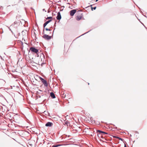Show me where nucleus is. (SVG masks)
I'll use <instances>...</instances> for the list:
<instances>
[{
  "label": "nucleus",
  "mask_w": 147,
  "mask_h": 147,
  "mask_svg": "<svg viewBox=\"0 0 147 147\" xmlns=\"http://www.w3.org/2000/svg\"><path fill=\"white\" fill-rule=\"evenodd\" d=\"M38 97L39 98H41V96L40 95H39L38 96Z\"/></svg>",
  "instance_id": "nucleus-28"
},
{
  "label": "nucleus",
  "mask_w": 147,
  "mask_h": 147,
  "mask_svg": "<svg viewBox=\"0 0 147 147\" xmlns=\"http://www.w3.org/2000/svg\"><path fill=\"white\" fill-rule=\"evenodd\" d=\"M29 59L30 62L31 63L32 65V66H36L34 65L37 64V63H35L32 60V59H30V58H29Z\"/></svg>",
  "instance_id": "nucleus-10"
},
{
  "label": "nucleus",
  "mask_w": 147,
  "mask_h": 147,
  "mask_svg": "<svg viewBox=\"0 0 147 147\" xmlns=\"http://www.w3.org/2000/svg\"><path fill=\"white\" fill-rule=\"evenodd\" d=\"M51 21V20H48L43 25V27L44 28H45L46 26L47 25V24H48Z\"/></svg>",
  "instance_id": "nucleus-12"
},
{
  "label": "nucleus",
  "mask_w": 147,
  "mask_h": 147,
  "mask_svg": "<svg viewBox=\"0 0 147 147\" xmlns=\"http://www.w3.org/2000/svg\"><path fill=\"white\" fill-rule=\"evenodd\" d=\"M52 18V17H48L47 18H46V20H49V19H51Z\"/></svg>",
  "instance_id": "nucleus-19"
},
{
  "label": "nucleus",
  "mask_w": 147,
  "mask_h": 147,
  "mask_svg": "<svg viewBox=\"0 0 147 147\" xmlns=\"http://www.w3.org/2000/svg\"><path fill=\"white\" fill-rule=\"evenodd\" d=\"M100 137L102 138H104L103 137V136L102 135H101L100 136Z\"/></svg>",
  "instance_id": "nucleus-25"
},
{
  "label": "nucleus",
  "mask_w": 147,
  "mask_h": 147,
  "mask_svg": "<svg viewBox=\"0 0 147 147\" xmlns=\"http://www.w3.org/2000/svg\"><path fill=\"white\" fill-rule=\"evenodd\" d=\"M101 135V134L99 135V133L98 134V137L100 138V136Z\"/></svg>",
  "instance_id": "nucleus-23"
},
{
  "label": "nucleus",
  "mask_w": 147,
  "mask_h": 147,
  "mask_svg": "<svg viewBox=\"0 0 147 147\" xmlns=\"http://www.w3.org/2000/svg\"><path fill=\"white\" fill-rule=\"evenodd\" d=\"M39 90V91H41V92H42V90Z\"/></svg>",
  "instance_id": "nucleus-35"
},
{
  "label": "nucleus",
  "mask_w": 147,
  "mask_h": 147,
  "mask_svg": "<svg viewBox=\"0 0 147 147\" xmlns=\"http://www.w3.org/2000/svg\"><path fill=\"white\" fill-rule=\"evenodd\" d=\"M30 51L32 53H34L38 54V50L37 49H36L34 47H31L30 48Z\"/></svg>",
  "instance_id": "nucleus-2"
},
{
  "label": "nucleus",
  "mask_w": 147,
  "mask_h": 147,
  "mask_svg": "<svg viewBox=\"0 0 147 147\" xmlns=\"http://www.w3.org/2000/svg\"><path fill=\"white\" fill-rule=\"evenodd\" d=\"M31 56H25V58H24V59L26 60V61H27H27L28 62H30V61H29V58H30V59H33V57H31Z\"/></svg>",
  "instance_id": "nucleus-4"
},
{
  "label": "nucleus",
  "mask_w": 147,
  "mask_h": 147,
  "mask_svg": "<svg viewBox=\"0 0 147 147\" xmlns=\"http://www.w3.org/2000/svg\"><path fill=\"white\" fill-rule=\"evenodd\" d=\"M46 100V99H45L44 101L45 100Z\"/></svg>",
  "instance_id": "nucleus-42"
},
{
  "label": "nucleus",
  "mask_w": 147,
  "mask_h": 147,
  "mask_svg": "<svg viewBox=\"0 0 147 147\" xmlns=\"http://www.w3.org/2000/svg\"><path fill=\"white\" fill-rule=\"evenodd\" d=\"M58 82L59 84L61 82V80H60V79H59V81H58Z\"/></svg>",
  "instance_id": "nucleus-27"
},
{
  "label": "nucleus",
  "mask_w": 147,
  "mask_h": 147,
  "mask_svg": "<svg viewBox=\"0 0 147 147\" xmlns=\"http://www.w3.org/2000/svg\"><path fill=\"white\" fill-rule=\"evenodd\" d=\"M39 56H38V55L37 56V57H39Z\"/></svg>",
  "instance_id": "nucleus-39"
},
{
  "label": "nucleus",
  "mask_w": 147,
  "mask_h": 147,
  "mask_svg": "<svg viewBox=\"0 0 147 147\" xmlns=\"http://www.w3.org/2000/svg\"><path fill=\"white\" fill-rule=\"evenodd\" d=\"M124 147H127L126 145L125 144H124Z\"/></svg>",
  "instance_id": "nucleus-31"
},
{
  "label": "nucleus",
  "mask_w": 147,
  "mask_h": 147,
  "mask_svg": "<svg viewBox=\"0 0 147 147\" xmlns=\"http://www.w3.org/2000/svg\"><path fill=\"white\" fill-rule=\"evenodd\" d=\"M39 78L40 80L42 82V83L44 85L45 87L47 88L48 86V84L47 81L44 78L40 76H39Z\"/></svg>",
  "instance_id": "nucleus-1"
},
{
  "label": "nucleus",
  "mask_w": 147,
  "mask_h": 147,
  "mask_svg": "<svg viewBox=\"0 0 147 147\" xmlns=\"http://www.w3.org/2000/svg\"><path fill=\"white\" fill-rule=\"evenodd\" d=\"M82 16L81 15L77 16L76 17V19L77 20H79L81 19Z\"/></svg>",
  "instance_id": "nucleus-14"
},
{
  "label": "nucleus",
  "mask_w": 147,
  "mask_h": 147,
  "mask_svg": "<svg viewBox=\"0 0 147 147\" xmlns=\"http://www.w3.org/2000/svg\"><path fill=\"white\" fill-rule=\"evenodd\" d=\"M114 126H115V125H113Z\"/></svg>",
  "instance_id": "nucleus-43"
},
{
  "label": "nucleus",
  "mask_w": 147,
  "mask_h": 147,
  "mask_svg": "<svg viewBox=\"0 0 147 147\" xmlns=\"http://www.w3.org/2000/svg\"><path fill=\"white\" fill-rule=\"evenodd\" d=\"M7 117L10 118H13L12 117L13 114L12 113H8L7 115Z\"/></svg>",
  "instance_id": "nucleus-13"
},
{
  "label": "nucleus",
  "mask_w": 147,
  "mask_h": 147,
  "mask_svg": "<svg viewBox=\"0 0 147 147\" xmlns=\"http://www.w3.org/2000/svg\"><path fill=\"white\" fill-rule=\"evenodd\" d=\"M123 142L124 143V142H125V141H123Z\"/></svg>",
  "instance_id": "nucleus-37"
},
{
  "label": "nucleus",
  "mask_w": 147,
  "mask_h": 147,
  "mask_svg": "<svg viewBox=\"0 0 147 147\" xmlns=\"http://www.w3.org/2000/svg\"><path fill=\"white\" fill-rule=\"evenodd\" d=\"M135 141H134L133 142L134 143V142Z\"/></svg>",
  "instance_id": "nucleus-40"
},
{
  "label": "nucleus",
  "mask_w": 147,
  "mask_h": 147,
  "mask_svg": "<svg viewBox=\"0 0 147 147\" xmlns=\"http://www.w3.org/2000/svg\"><path fill=\"white\" fill-rule=\"evenodd\" d=\"M46 56V58H47V57H49V56L46 55V56Z\"/></svg>",
  "instance_id": "nucleus-33"
},
{
  "label": "nucleus",
  "mask_w": 147,
  "mask_h": 147,
  "mask_svg": "<svg viewBox=\"0 0 147 147\" xmlns=\"http://www.w3.org/2000/svg\"><path fill=\"white\" fill-rule=\"evenodd\" d=\"M113 138H116L117 139H119L120 140H121L122 141H123V139L119 137V136H113Z\"/></svg>",
  "instance_id": "nucleus-15"
},
{
  "label": "nucleus",
  "mask_w": 147,
  "mask_h": 147,
  "mask_svg": "<svg viewBox=\"0 0 147 147\" xmlns=\"http://www.w3.org/2000/svg\"><path fill=\"white\" fill-rule=\"evenodd\" d=\"M43 38L45 39L49 40L51 39V36H49L47 35L44 34L43 36Z\"/></svg>",
  "instance_id": "nucleus-3"
},
{
  "label": "nucleus",
  "mask_w": 147,
  "mask_h": 147,
  "mask_svg": "<svg viewBox=\"0 0 147 147\" xmlns=\"http://www.w3.org/2000/svg\"><path fill=\"white\" fill-rule=\"evenodd\" d=\"M44 30H43V31L44 32Z\"/></svg>",
  "instance_id": "nucleus-41"
},
{
  "label": "nucleus",
  "mask_w": 147,
  "mask_h": 147,
  "mask_svg": "<svg viewBox=\"0 0 147 147\" xmlns=\"http://www.w3.org/2000/svg\"><path fill=\"white\" fill-rule=\"evenodd\" d=\"M96 7H92L91 8L92 10H93V9H94V10H95L96 9Z\"/></svg>",
  "instance_id": "nucleus-20"
},
{
  "label": "nucleus",
  "mask_w": 147,
  "mask_h": 147,
  "mask_svg": "<svg viewBox=\"0 0 147 147\" xmlns=\"http://www.w3.org/2000/svg\"><path fill=\"white\" fill-rule=\"evenodd\" d=\"M45 30H47V31H51V30H50V29H48V28H45Z\"/></svg>",
  "instance_id": "nucleus-21"
},
{
  "label": "nucleus",
  "mask_w": 147,
  "mask_h": 147,
  "mask_svg": "<svg viewBox=\"0 0 147 147\" xmlns=\"http://www.w3.org/2000/svg\"><path fill=\"white\" fill-rule=\"evenodd\" d=\"M22 57H20L18 58V61H22L23 59H24L25 56H22Z\"/></svg>",
  "instance_id": "nucleus-11"
},
{
  "label": "nucleus",
  "mask_w": 147,
  "mask_h": 147,
  "mask_svg": "<svg viewBox=\"0 0 147 147\" xmlns=\"http://www.w3.org/2000/svg\"><path fill=\"white\" fill-rule=\"evenodd\" d=\"M98 0H96V1L97 2Z\"/></svg>",
  "instance_id": "nucleus-38"
},
{
  "label": "nucleus",
  "mask_w": 147,
  "mask_h": 147,
  "mask_svg": "<svg viewBox=\"0 0 147 147\" xmlns=\"http://www.w3.org/2000/svg\"><path fill=\"white\" fill-rule=\"evenodd\" d=\"M43 56V57L44 58H45V56L43 55V56Z\"/></svg>",
  "instance_id": "nucleus-34"
},
{
  "label": "nucleus",
  "mask_w": 147,
  "mask_h": 147,
  "mask_svg": "<svg viewBox=\"0 0 147 147\" xmlns=\"http://www.w3.org/2000/svg\"><path fill=\"white\" fill-rule=\"evenodd\" d=\"M47 115L49 116H51L50 115V114L49 113H48V114H47Z\"/></svg>",
  "instance_id": "nucleus-29"
},
{
  "label": "nucleus",
  "mask_w": 147,
  "mask_h": 147,
  "mask_svg": "<svg viewBox=\"0 0 147 147\" xmlns=\"http://www.w3.org/2000/svg\"><path fill=\"white\" fill-rule=\"evenodd\" d=\"M2 108V106H0V111L1 110V109Z\"/></svg>",
  "instance_id": "nucleus-30"
},
{
  "label": "nucleus",
  "mask_w": 147,
  "mask_h": 147,
  "mask_svg": "<svg viewBox=\"0 0 147 147\" xmlns=\"http://www.w3.org/2000/svg\"><path fill=\"white\" fill-rule=\"evenodd\" d=\"M56 18L57 20H60L61 19V17L60 12H58L57 16Z\"/></svg>",
  "instance_id": "nucleus-8"
},
{
  "label": "nucleus",
  "mask_w": 147,
  "mask_h": 147,
  "mask_svg": "<svg viewBox=\"0 0 147 147\" xmlns=\"http://www.w3.org/2000/svg\"><path fill=\"white\" fill-rule=\"evenodd\" d=\"M45 63H44V62H42V63L41 64V66H42L43 65V64H45Z\"/></svg>",
  "instance_id": "nucleus-22"
},
{
  "label": "nucleus",
  "mask_w": 147,
  "mask_h": 147,
  "mask_svg": "<svg viewBox=\"0 0 147 147\" xmlns=\"http://www.w3.org/2000/svg\"><path fill=\"white\" fill-rule=\"evenodd\" d=\"M136 131V133H137V134H139V133H138V131Z\"/></svg>",
  "instance_id": "nucleus-32"
},
{
  "label": "nucleus",
  "mask_w": 147,
  "mask_h": 147,
  "mask_svg": "<svg viewBox=\"0 0 147 147\" xmlns=\"http://www.w3.org/2000/svg\"><path fill=\"white\" fill-rule=\"evenodd\" d=\"M76 9H73L70 12V15L71 16H73L76 13Z\"/></svg>",
  "instance_id": "nucleus-7"
},
{
  "label": "nucleus",
  "mask_w": 147,
  "mask_h": 147,
  "mask_svg": "<svg viewBox=\"0 0 147 147\" xmlns=\"http://www.w3.org/2000/svg\"><path fill=\"white\" fill-rule=\"evenodd\" d=\"M50 96L53 99L55 98H56V96L55 94L53 92H51L50 93Z\"/></svg>",
  "instance_id": "nucleus-9"
},
{
  "label": "nucleus",
  "mask_w": 147,
  "mask_h": 147,
  "mask_svg": "<svg viewBox=\"0 0 147 147\" xmlns=\"http://www.w3.org/2000/svg\"><path fill=\"white\" fill-rule=\"evenodd\" d=\"M117 127H115L113 129L114 130L117 129Z\"/></svg>",
  "instance_id": "nucleus-24"
},
{
  "label": "nucleus",
  "mask_w": 147,
  "mask_h": 147,
  "mask_svg": "<svg viewBox=\"0 0 147 147\" xmlns=\"http://www.w3.org/2000/svg\"><path fill=\"white\" fill-rule=\"evenodd\" d=\"M1 60L4 61V59L1 56H0V62L1 61Z\"/></svg>",
  "instance_id": "nucleus-18"
},
{
  "label": "nucleus",
  "mask_w": 147,
  "mask_h": 147,
  "mask_svg": "<svg viewBox=\"0 0 147 147\" xmlns=\"http://www.w3.org/2000/svg\"><path fill=\"white\" fill-rule=\"evenodd\" d=\"M69 123V121H68V120L66 121L65 123V124H64V125H67V126H68V123Z\"/></svg>",
  "instance_id": "nucleus-16"
},
{
  "label": "nucleus",
  "mask_w": 147,
  "mask_h": 147,
  "mask_svg": "<svg viewBox=\"0 0 147 147\" xmlns=\"http://www.w3.org/2000/svg\"><path fill=\"white\" fill-rule=\"evenodd\" d=\"M129 136H132L131 134H130Z\"/></svg>",
  "instance_id": "nucleus-36"
},
{
  "label": "nucleus",
  "mask_w": 147,
  "mask_h": 147,
  "mask_svg": "<svg viewBox=\"0 0 147 147\" xmlns=\"http://www.w3.org/2000/svg\"><path fill=\"white\" fill-rule=\"evenodd\" d=\"M53 123L52 122H48L46 123L45 125L46 127H51L53 126Z\"/></svg>",
  "instance_id": "nucleus-5"
},
{
  "label": "nucleus",
  "mask_w": 147,
  "mask_h": 147,
  "mask_svg": "<svg viewBox=\"0 0 147 147\" xmlns=\"http://www.w3.org/2000/svg\"><path fill=\"white\" fill-rule=\"evenodd\" d=\"M0 96H1V97L4 98V97L3 96L2 94H1V95H0Z\"/></svg>",
  "instance_id": "nucleus-26"
},
{
  "label": "nucleus",
  "mask_w": 147,
  "mask_h": 147,
  "mask_svg": "<svg viewBox=\"0 0 147 147\" xmlns=\"http://www.w3.org/2000/svg\"><path fill=\"white\" fill-rule=\"evenodd\" d=\"M96 132L99 133V135L101 134H108V133L104 131H102L100 130H98L96 131Z\"/></svg>",
  "instance_id": "nucleus-6"
},
{
  "label": "nucleus",
  "mask_w": 147,
  "mask_h": 147,
  "mask_svg": "<svg viewBox=\"0 0 147 147\" xmlns=\"http://www.w3.org/2000/svg\"><path fill=\"white\" fill-rule=\"evenodd\" d=\"M45 115H47V114L49 113V112L48 111H45L43 113Z\"/></svg>",
  "instance_id": "nucleus-17"
}]
</instances>
